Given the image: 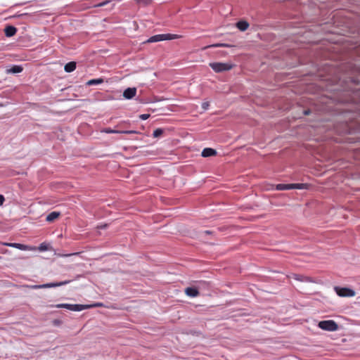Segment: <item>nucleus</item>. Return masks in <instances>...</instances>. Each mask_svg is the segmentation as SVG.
Here are the masks:
<instances>
[{"label": "nucleus", "mask_w": 360, "mask_h": 360, "mask_svg": "<svg viewBox=\"0 0 360 360\" xmlns=\"http://www.w3.org/2000/svg\"><path fill=\"white\" fill-rule=\"evenodd\" d=\"M181 36L174 34H160L150 37L147 42L153 43L161 41L172 40L180 38Z\"/></svg>", "instance_id": "f257e3e1"}, {"label": "nucleus", "mask_w": 360, "mask_h": 360, "mask_svg": "<svg viewBox=\"0 0 360 360\" xmlns=\"http://www.w3.org/2000/svg\"><path fill=\"white\" fill-rule=\"evenodd\" d=\"M56 308H64L73 311H81L84 309L91 308V305H84V304H58L55 306Z\"/></svg>", "instance_id": "f03ea898"}, {"label": "nucleus", "mask_w": 360, "mask_h": 360, "mask_svg": "<svg viewBox=\"0 0 360 360\" xmlns=\"http://www.w3.org/2000/svg\"><path fill=\"white\" fill-rule=\"evenodd\" d=\"M210 66L215 72L228 71L233 68V65L229 63H210Z\"/></svg>", "instance_id": "7ed1b4c3"}, {"label": "nucleus", "mask_w": 360, "mask_h": 360, "mask_svg": "<svg viewBox=\"0 0 360 360\" xmlns=\"http://www.w3.org/2000/svg\"><path fill=\"white\" fill-rule=\"evenodd\" d=\"M70 283V281L66 280V281H61V282L48 283H45V284H42V285H31L30 288L32 289L50 288H56V287L65 285Z\"/></svg>", "instance_id": "20e7f679"}, {"label": "nucleus", "mask_w": 360, "mask_h": 360, "mask_svg": "<svg viewBox=\"0 0 360 360\" xmlns=\"http://www.w3.org/2000/svg\"><path fill=\"white\" fill-rule=\"evenodd\" d=\"M318 326L322 330L328 331H335L338 329V324L333 320L321 321Z\"/></svg>", "instance_id": "39448f33"}, {"label": "nucleus", "mask_w": 360, "mask_h": 360, "mask_svg": "<svg viewBox=\"0 0 360 360\" xmlns=\"http://www.w3.org/2000/svg\"><path fill=\"white\" fill-rule=\"evenodd\" d=\"M356 295V291L349 287H339V297H352Z\"/></svg>", "instance_id": "423d86ee"}, {"label": "nucleus", "mask_w": 360, "mask_h": 360, "mask_svg": "<svg viewBox=\"0 0 360 360\" xmlns=\"http://www.w3.org/2000/svg\"><path fill=\"white\" fill-rule=\"evenodd\" d=\"M3 245L5 246L15 248L20 250H25V251L36 250V248L34 247H31L29 245H26L20 244V243H4Z\"/></svg>", "instance_id": "0eeeda50"}, {"label": "nucleus", "mask_w": 360, "mask_h": 360, "mask_svg": "<svg viewBox=\"0 0 360 360\" xmlns=\"http://www.w3.org/2000/svg\"><path fill=\"white\" fill-rule=\"evenodd\" d=\"M136 89L135 87H129L126 89L123 92V96L126 99H131L136 96Z\"/></svg>", "instance_id": "6e6552de"}, {"label": "nucleus", "mask_w": 360, "mask_h": 360, "mask_svg": "<svg viewBox=\"0 0 360 360\" xmlns=\"http://www.w3.org/2000/svg\"><path fill=\"white\" fill-rule=\"evenodd\" d=\"M185 293L191 297H195L198 295L199 292L197 288L193 287H188L185 289Z\"/></svg>", "instance_id": "1a4fd4ad"}, {"label": "nucleus", "mask_w": 360, "mask_h": 360, "mask_svg": "<svg viewBox=\"0 0 360 360\" xmlns=\"http://www.w3.org/2000/svg\"><path fill=\"white\" fill-rule=\"evenodd\" d=\"M216 154L217 151L211 148H204L202 151V156L205 158L211 157L215 155Z\"/></svg>", "instance_id": "9d476101"}, {"label": "nucleus", "mask_w": 360, "mask_h": 360, "mask_svg": "<svg viewBox=\"0 0 360 360\" xmlns=\"http://www.w3.org/2000/svg\"><path fill=\"white\" fill-rule=\"evenodd\" d=\"M17 29L13 26H7L4 30L5 35L8 37H13L15 34Z\"/></svg>", "instance_id": "9b49d317"}, {"label": "nucleus", "mask_w": 360, "mask_h": 360, "mask_svg": "<svg viewBox=\"0 0 360 360\" xmlns=\"http://www.w3.org/2000/svg\"><path fill=\"white\" fill-rule=\"evenodd\" d=\"M76 69V63L71 61L65 64L64 70L66 72H72Z\"/></svg>", "instance_id": "f8f14e48"}, {"label": "nucleus", "mask_w": 360, "mask_h": 360, "mask_svg": "<svg viewBox=\"0 0 360 360\" xmlns=\"http://www.w3.org/2000/svg\"><path fill=\"white\" fill-rule=\"evenodd\" d=\"M60 215V212H52L51 213H49L46 219L47 221H54L56 219H57Z\"/></svg>", "instance_id": "ddd939ff"}, {"label": "nucleus", "mask_w": 360, "mask_h": 360, "mask_svg": "<svg viewBox=\"0 0 360 360\" xmlns=\"http://www.w3.org/2000/svg\"><path fill=\"white\" fill-rule=\"evenodd\" d=\"M22 70L23 69L20 65H13L11 67V68L7 70V72L13 74L20 73L22 71Z\"/></svg>", "instance_id": "4468645a"}, {"label": "nucleus", "mask_w": 360, "mask_h": 360, "mask_svg": "<svg viewBox=\"0 0 360 360\" xmlns=\"http://www.w3.org/2000/svg\"><path fill=\"white\" fill-rule=\"evenodd\" d=\"M236 26L240 31H245L248 28L249 24L246 21H239Z\"/></svg>", "instance_id": "2eb2a0df"}, {"label": "nucleus", "mask_w": 360, "mask_h": 360, "mask_svg": "<svg viewBox=\"0 0 360 360\" xmlns=\"http://www.w3.org/2000/svg\"><path fill=\"white\" fill-rule=\"evenodd\" d=\"M276 188L278 191L290 190V189H292L291 184H279L276 185Z\"/></svg>", "instance_id": "dca6fc26"}, {"label": "nucleus", "mask_w": 360, "mask_h": 360, "mask_svg": "<svg viewBox=\"0 0 360 360\" xmlns=\"http://www.w3.org/2000/svg\"><path fill=\"white\" fill-rule=\"evenodd\" d=\"M307 187V184H291L292 189H305Z\"/></svg>", "instance_id": "f3484780"}, {"label": "nucleus", "mask_w": 360, "mask_h": 360, "mask_svg": "<svg viewBox=\"0 0 360 360\" xmlns=\"http://www.w3.org/2000/svg\"><path fill=\"white\" fill-rule=\"evenodd\" d=\"M103 82V79H94L89 80L86 82V84L89 86H91V85L100 84Z\"/></svg>", "instance_id": "a211bd4d"}, {"label": "nucleus", "mask_w": 360, "mask_h": 360, "mask_svg": "<svg viewBox=\"0 0 360 360\" xmlns=\"http://www.w3.org/2000/svg\"><path fill=\"white\" fill-rule=\"evenodd\" d=\"M163 133V129L160 128H158L153 131V136L154 138L160 137Z\"/></svg>", "instance_id": "6ab92c4d"}, {"label": "nucleus", "mask_w": 360, "mask_h": 360, "mask_svg": "<svg viewBox=\"0 0 360 360\" xmlns=\"http://www.w3.org/2000/svg\"><path fill=\"white\" fill-rule=\"evenodd\" d=\"M107 134H120L121 130L111 129L110 128H106L103 130Z\"/></svg>", "instance_id": "aec40b11"}, {"label": "nucleus", "mask_w": 360, "mask_h": 360, "mask_svg": "<svg viewBox=\"0 0 360 360\" xmlns=\"http://www.w3.org/2000/svg\"><path fill=\"white\" fill-rule=\"evenodd\" d=\"M38 249L41 252L46 251L48 249L47 245L44 243H41L40 245L39 246Z\"/></svg>", "instance_id": "412c9836"}, {"label": "nucleus", "mask_w": 360, "mask_h": 360, "mask_svg": "<svg viewBox=\"0 0 360 360\" xmlns=\"http://www.w3.org/2000/svg\"><path fill=\"white\" fill-rule=\"evenodd\" d=\"M120 134H138V131L135 130H124L120 131Z\"/></svg>", "instance_id": "4be33fe9"}, {"label": "nucleus", "mask_w": 360, "mask_h": 360, "mask_svg": "<svg viewBox=\"0 0 360 360\" xmlns=\"http://www.w3.org/2000/svg\"><path fill=\"white\" fill-rule=\"evenodd\" d=\"M150 117L149 114H141L139 115V118L142 120H146Z\"/></svg>", "instance_id": "5701e85b"}, {"label": "nucleus", "mask_w": 360, "mask_h": 360, "mask_svg": "<svg viewBox=\"0 0 360 360\" xmlns=\"http://www.w3.org/2000/svg\"><path fill=\"white\" fill-rule=\"evenodd\" d=\"M139 4H149L152 0H135Z\"/></svg>", "instance_id": "b1692460"}, {"label": "nucleus", "mask_w": 360, "mask_h": 360, "mask_svg": "<svg viewBox=\"0 0 360 360\" xmlns=\"http://www.w3.org/2000/svg\"><path fill=\"white\" fill-rule=\"evenodd\" d=\"M209 105H210L209 102H203L202 103V108L204 110H207L209 108Z\"/></svg>", "instance_id": "393cba45"}, {"label": "nucleus", "mask_w": 360, "mask_h": 360, "mask_svg": "<svg viewBox=\"0 0 360 360\" xmlns=\"http://www.w3.org/2000/svg\"><path fill=\"white\" fill-rule=\"evenodd\" d=\"M211 46L212 47H224V46H228L225 44H216L212 45Z\"/></svg>", "instance_id": "a878e982"}, {"label": "nucleus", "mask_w": 360, "mask_h": 360, "mask_svg": "<svg viewBox=\"0 0 360 360\" xmlns=\"http://www.w3.org/2000/svg\"><path fill=\"white\" fill-rule=\"evenodd\" d=\"M5 201V198L3 195L0 194V205H2Z\"/></svg>", "instance_id": "bb28decb"}, {"label": "nucleus", "mask_w": 360, "mask_h": 360, "mask_svg": "<svg viewBox=\"0 0 360 360\" xmlns=\"http://www.w3.org/2000/svg\"><path fill=\"white\" fill-rule=\"evenodd\" d=\"M90 305L91 306V307H101V306H103V304L98 302V303H95L94 304H90Z\"/></svg>", "instance_id": "cd10ccee"}, {"label": "nucleus", "mask_w": 360, "mask_h": 360, "mask_svg": "<svg viewBox=\"0 0 360 360\" xmlns=\"http://www.w3.org/2000/svg\"><path fill=\"white\" fill-rule=\"evenodd\" d=\"M107 226L108 225L106 224L101 225V226H98V229H105L107 227Z\"/></svg>", "instance_id": "c85d7f7f"}, {"label": "nucleus", "mask_w": 360, "mask_h": 360, "mask_svg": "<svg viewBox=\"0 0 360 360\" xmlns=\"http://www.w3.org/2000/svg\"><path fill=\"white\" fill-rule=\"evenodd\" d=\"M78 254H79V252H75V253H72V254L65 255L64 256L65 257H69V256H71V255H77Z\"/></svg>", "instance_id": "c756f323"}, {"label": "nucleus", "mask_w": 360, "mask_h": 360, "mask_svg": "<svg viewBox=\"0 0 360 360\" xmlns=\"http://www.w3.org/2000/svg\"><path fill=\"white\" fill-rule=\"evenodd\" d=\"M333 289H334V291L336 292V294H338V285L334 286Z\"/></svg>", "instance_id": "7c9ffc66"}, {"label": "nucleus", "mask_w": 360, "mask_h": 360, "mask_svg": "<svg viewBox=\"0 0 360 360\" xmlns=\"http://www.w3.org/2000/svg\"><path fill=\"white\" fill-rule=\"evenodd\" d=\"M309 110H304V115H309Z\"/></svg>", "instance_id": "2f4dec72"}, {"label": "nucleus", "mask_w": 360, "mask_h": 360, "mask_svg": "<svg viewBox=\"0 0 360 360\" xmlns=\"http://www.w3.org/2000/svg\"><path fill=\"white\" fill-rule=\"evenodd\" d=\"M1 105H1V104H0V106H1Z\"/></svg>", "instance_id": "473e14b6"}]
</instances>
